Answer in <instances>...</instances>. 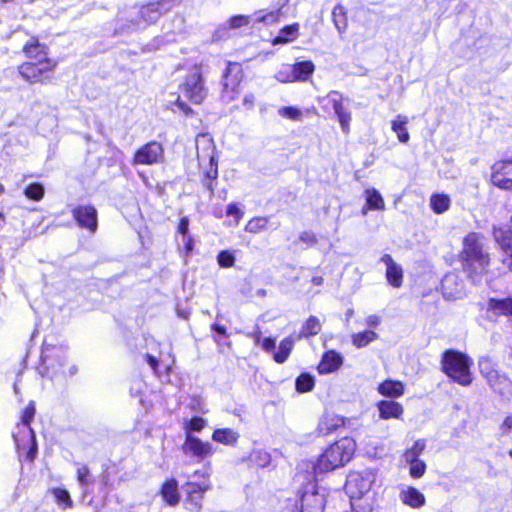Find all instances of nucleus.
Masks as SVG:
<instances>
[{
  "mask_svg": "<svg viewBox=\"0 0 512 512\" xmlns=\"http://www.w3.org/2000/svg\"><path fill=\"white\" fill-rule=\"evenodd\" d=\"M376 473L371 469L354 471L348 475L346 490L354 512H372L374 495L371 491Z\"/></svg>",
  "mask_w": 512,
  "mask_h": 512,
  "instance_id": "f257e3e1",
  "label": "nucleus"
},
{
  "mask_svg": "<svg viewBox=\"0 0 512 512\" xmlns=\"http://www.w3.org/2000/svg\"><path fill=\"white\" fill-rule=\"evenodd\" d=\"M463 268L469 277L478 281V277L486 274L490 264V255L484 247V237L471 232L463 239V248L460 254Z\"/></svg>",
  "mask_w": 512,
  "mask_h": 512,
  "instance_id": "f03ea898",
  "label": "nucleus"
},
{
  "mask_svg": "<svg viewBox=\"0 0 512 512\" xmlns=\"http://www.w3.org/2000/svg\"><path fill=\"white\" fill-rule=\"evenodd\" d=\"M41 361L44 374L51 378L71 377L77 372L76 365L69 362L67 350L63 345H55L46 341L43 344Z\"/></svg>",
  "mask_w": 512,
  "mask_h": 512,
  "instance_id": "7ed1b4c3",
  "label": "nucleus"
},
{
  "mask_svg": "<svg viewBox=\"0 0 512 512\" xmlns=\"http://www.w3.org/2000/svg\"><path fill=\"white\" fill-rule=\"evenodd\" d=\"M356 450V442L351 437H343L330 445L317 460L315 470L329 472L347 464Z\"/></svg>",
  "mask_w": 512,
  "mask_h": 512,
  "instance_id": "20e7f679",
  "label": "nucleus"
},
{
  "mask_svg": "<svg viewBox=\"0 0 512 512\" xmlns=\"http://www.w3.org/2000/svg\"><path fill=\"white\" fill-rule=\"evenodd\" d=\"M185 493L184 504L191 512H199L202 508L204 494L211 489L210 464L201 470H196L183 486Z\"/></svg>",
  "mask_w": 512,
  "mask_h": 512,
  "instance_id": "39448f33",
  "label": "nucleus"
},
{
  "mask_svg": "<svg viewBox=\"0 0 512 512\" xmlns=\"http://www.w3.org/2000/svg\"><path fill=\"white\" fill-rule=\"evenodd\" d=\"M196 150L199 167L203 171L204 176L210 180L207 188L213 193V181L218 177V160L212 137L207 133L197 135Z\"/></svg>",
  "mask_w": 512,
  "mask_h": 512,
  "instance_id": "423d86ee",
  "label": "nucleus"
},
{
  "mask_svg": "<svg viewBox=\"0 0 512 512\" xmlns=\"http://www.w3.org/2000/svg\"><path fill=\"white\" fill-rule=\"evenodd\" d=\"M473 360L466 354L448 350L442 357V369L454 382L461 386H469L472 381L471 366Z\"/></svg>",
  "mask_w": 512,
  "mask_h": 512,
  "instance_id": "0eeeda50",
  "label": "nucleus"
},
{
  "mask_svg": "<svg viewBox=\"0 0 512 512\" xmlns=\"http://www.w3.org/2000/svg\"><path fill=\"white\" fill-rule=\"evenodd\" d=\"M327 490L314 480L303 484L297 492L296 507L299 512H323Z\"/></svg>",
  "mask_w": 512,
  "mask_h": 512,
  "instance_id": "6e6552de",
  "label": "nucleus"
},
{
  "mask_svg": "<svg viewBox=\"0 0 512 512\" xmlns=\"http://www.w3.org/2000/svg\"><path fill=\"white\" fill-rule=\"evenodd\" d=\"M180 91L184 97L194 104H200L207 96L200 66H194L186 75L183 83L180 85Z\"/></svg>",
  "mask_w": 512,
  "mask_h": 512,
  "instance_id": "1a4fd4ad",
  "label": "nucleus"
},
{
  "mask_svg": "<svg viewBox=\"0 0 512 512\" xmlns=\"http://www.w3.org/2000/svg\"><path fill=\"white\" fill-rule=\"evenodd\" d=\"M56 66L55 60H33L19 65L18 72L29 83H42L50 79L49 74L55 70Z\"/></svg>",
  "mask_w": 512,
  "mask_h": 512,
  "instance_id": "9d476101",
  "label": "nucleus"
},
{
  "mask_svg": "<svg viewBox=\"0 0 512 512\" xmlns=\"http://www.w3.org/2000/svg\"><path fill=\"white\" fill-rule=\"evenodd\" d=\"M161 12L157 4H149L139 9H133L130 12L131 25L129 29H143L147 25L154 23L159 19Z\"/></svg>",
  "mask_w": 512,
  "mask_h": 512,
  "instance_id": "9b49d317",
  "label": "nucleus"
},
{
  "mask_svg": "<svg viewBox=\"0 0 512 512\" xmlns=\"http://www.w3.org/2000/svg\"><path fill=\"white\" fill-rule=\"evenodd\" d=\"M491 183L502 189L512 190V160L497 161L491 166Z\"/></svg>",
  "mask_w": 512,
  "mask_h": 512,
  "instance_id": "f8f14e48",
  "label": "nucleus"
},
{
  "mask_svg": "<svg viewBox=\"0 0 512 512\" xmlns=\"http://www.w3.org/2000/svg\"><path fill=\"white\" fill-rule=\"evenodd\" d=\"M13 438L16 447L19 450H28V458L34 459L37 452V444L35 434L30 425L26 423H19L16 430L13 432Z\"/></svg>",
  "mask_w": 512,
  "mask_h": 512,
  "instance_id": "ddd939ff",
  "label": "nucleus"
},
{
  "mask_svg": "<svg viewBox=\"0 0 512 512\" xmlns=\"http://www.w3.org/2000/svg\"><path fill=\"white\" fill-rule=\"evenodd\" d=\"M182 451L185 455L203 460L212 456L215 450L210 442L202 441L200 438L193 435H187L182 444Z\"/></svg>",
  "mask_w": 512,
  "mask_h": 512,
  "instance_id": "4468645a",
  "label": "nucleus"
},
{
  "mask_svg": "<svg viewBox=\"0 0 512 512\" xmlns=\"http://www.w3.org/2000/svg\"><path fill=\"white\" fill-rule=\"evenodd\" d=\"M164 157V151L158 142H149L139 148L135 155L134 164L153 165L161 162Z\"/></svg>",
  "mask_w": 512,
  "mask_h": 512,
  "instance_id": "2eb2a0df",
  "label": "nucleus"
},
{
  "mask_svg": "<svg viewBox=\"0 0 512 512\" xmlns=\"http://www.w3.org/2000/svg\"><path fill=\"white\" fill-rule=\"evenodd\" d=\"M324 101L327 102V105H331L333 108L339 120L342 131L344 133H348L350 128L351 113L344 107L342 95L337 91H331L324 98Z\"/></svg>",
  "mask_w": 512,
  "mask_h": 512,
  "instance_id": "dca6fc26",
  "label": "nucleus"
},
{
  "mask_svg": "<svg viewBox=\"0 0 512 512\" xmlns=\"http://www.w3.org/2000/svg\"><path fill=\"white\" fill-rule=\"evenodd\" d=\"M399 501L412 509H421L426 505L425 495L416 487L402 484L398 487Z\"/></svg>",
  "mask_w": 512,
  "mask_h": 512,
  "instance_id": "f3484780",
  "label": "nucleus"
},
{
  "mask_svg": "<svg viewBox=\"0 0 512 512\" xmlns=\"http://www.w3.org/2000/svg\"><path fill=\"white\" fill-rule=\"evenodd\" d=\"M72 215L82 228L88 229L90 232L97 230V211L91 205H81L73 209Z\"/></svg>",
  "mask_w": 512,
  "mask_h": 512,
  "instance_id": "a211bd4d",
  "label": "nucleus"
},
{
  "mask_svg": "<svg viewBox=\"0 0 512 512\" xmlns=\"http://www.w3.org/2000/svg\"><path fill=\"white\" fill-rule=\"evenodd\" d=\"M493 237L504 253L503 263L512 271V231L494 227Z\"/></svg>",
  "mask_w": 512,
  "mask_h": 512,
  "instance_id": "6ab92c4d",
  "label": "nucleus"
},
{
  "mask_svg": "<svg viewBox=\"0 0 512 512\" xmlns=\"http://www.w3.org/2000/svg\"><path fill=\"white\" fill-rule=\"evenodd\" d=\"M234 68H238L235 66H229L224 74L223 81V90L221 98L224 102H231L235 100L239 94V84L241 77L238 75L240 71L238 70L237 74L231 77V72Z\"/></svg>",
  "mask_w": 512,
  "mask_h": 512,
  "instance_id": "aec40b11",
  "label": "nucleus"
},
{
  "mask_svg": "<svg viewBox=\"0 0 512 512\" xmlns=\"http://www.w3.org/2000/svg\"><path fill=\"white\" fill-rule=\"evenodd\" d=\"M380 262L386 266V279L387 282L395 287L399 288L403 283V269L394 261L391 255L384 254L380 258Z\"/></svg>",
  "mask_w": 512,
  "mask_h": 512,
  "instance_id": "412c9836",
  "label": "nucleus"
},
{
  "mask_svg": "<svg viewBox=\"0 0 512 512\" xmlns=\"http://www.w3.org/2000/svg\"><path fill=\"white\" fill-rule=\"evenodd\" d=\"M442 293L448 300H456L464 295V285L455 274H448L442 280Z\"/></svg>",
  "mask_w": 512,
  "mask_h": 512,
  "instance_id": "4be33fe9",
  "label": "nucleus"
},
{
  "mask_svg": "<svg viewBox=\"0 0 512 512\" xmlns=\"http://www.w3.org/2000/svg\"><path fill=\"white\" fill-rule=\"evenodd\" d=\"M23 53L27 58L36 60H52L48 57V48L45 44L39 42L35 37H31L23 46Z\"/></svg>",
  "mask_w": 512,
  "mask_h": 512,
  "instance_id": "5701e85b",
  "label": "nucleus"
},
{
  "mask_svg": "<svg viewBox=\"0 0 512 512\" xmlns=\"http://www.w3.org/2000/svg\"><path fill=\"white\" fill-rule=\"evenodd\" d=\"M345 424V419L334 413H325L318 422L317 431L321 435H328Z\"/></svg>",
  "mask_w": 512,
  "mask_h": 512,
  "instance_id": "b1692460",
  "label": "nucleus"
},
{
  "mask_svg": "<svg viewBox=\"0 0 512 512\" xmlns=\"http://www.w3.org/2000/svg\"><path fill=\"white\" fill-rule=\"evenodd\" d=\"M343 364V357L334 350L326 352L318 365L320 374H329L335 372Z\"/></svg>",
  "mask_w": 512,
  "mask_h": 512,
  "instance_id": "393cba45",
  "label": "nucleus"
},
{
  "mask_svg": "<svg viewBox=\"0 0 512 512\" xmlns=\"http://www.w3.org/2000/svg\"><path fill=\"white\" fill-rule=\"evenodd\" d=\"M378 392L388 398H398L404 394L405 385L399 380L388 379L378 385Z\"/></svg>",
  "mask_w": 512,
  "mask_h": 512,
  "instance_id": "a878e982",
  "label": "nucleus"
},
{
  "mask_svg": "<svg viewBox=\"0 0 512 512\" xmlns=\"http://www.w3.org/2000/svg\"><path fill=\"white\" fill-rule=\"evenodd\" d=\"M366 205L362 209V214L366 215L368 210L385 209V203L380 192L375 188H368L365 190Z\"/></svg>",
  "mask_w": 512,
  "mask_h": 512,
  "instance_id": "bb28decb",
  "label": "nucleus"
},
{
  "mask_svg": "<svg viewBox=\"0 0 512 512\" xmlns=\"http://www.w3.org/2000/svg\"><path fill=\"white\" fill-rule=\"evenodd\" d=\"M380 418L382 419H399L403 414V407L401 404L394 401L383 400L377 405Z\"/></svg>",
  "mask_w": 512,
  "mask_h": 512,
  "instance_id": "cd10ccee",
  "label": "nucleus"
},
{
  "mask_svg": "<svg viewBox=\"0 0 512 512\" xmlns=\"http://www.w3.org/2000/svg\"><path fill=\"white\" fill-rule=\"evenodd\" d=\"M490 387L500 395L512 393V381L503 373L496 372L494 377L487 380Z\"/></svg>",
  "mask_w": 512,
  "mask_h": 512,
  "instance_id": "c85d7f7f",
  "label": "nucleus"
},
{
  "mask_svg": "<svg viewBox=\"0 0 512 512\" xmlns=\"http://www.w3.org/2000/svg\"><path fill=\"white\" fill-rule=\"evenodd\" d=\"M239 439V433L231 428H218L212 434V440L223 445L233 446Z\"/></svg>",
  "mask_w": 512,
  "mask_h": 512,
  "instance_id": "c756f323",
  "label": "nucleus"
},
{
  "mask_svg": "<svg viewBox=\"0 0 512 512\" xmlns=\"http://www.w3.org/2000/svg\"><path fill=\"white\" fill-rule=\"evenodd\" d=\"M161 495L163 500L171 505L174 506L178 504L179 502V492H178V483L175 479H169L167 480L161 489Z\"/></svg>",
  "mask_w": 512,
  "mask_h": 512,
  "instance_id": "7c9ffc66",
  "label": "nucleus"
},
{
  "mask_svg": "<svg viewBox=\"0 0 512 512\" xmlns=\"http://www.w3.org/2000/svg\"><path fill=\"white\" fill-rule=\"evenodd\" d=\"M298 36H299V24L294 23L291 25H287L279 31V35L273 39L272 44L273 45L287 44V43H290V42L294 41L295 39H297Z\"/></svg>",
  "mask_w": 512,
  "mask_h": 512,
  "instance_id": "2f4dec72",
  "label": "nucleus"
},
{
  "mask_svg": "<svg viewBox=\"0 0 512 512\" xmlns=\"http://www.w3.org/2000/svg\"><path fill=\"white\" fill-rule=\"evenodd\" d=\"M282 15V7L270 11L260 10L253 14V20L265 25H272L280 21Z\"/></svg>",
  "mask_w": 512,
  "mask_h": 512,
  "instance_id": "473e14b6",
  "label": "nucleus"
},
{
  "mask_svg": "<svg viewBox=\"0 0 512 512\" xmlns=\"http://www.w3.org/2000/svg\"><path fill=\"white\" fill-rule=\"evenodd\" d=\"M408 122V117L397 115L391 123V128L401 143H407L409 141L410 136L406 127Z\"/></svg>",
  "mask_w": 512,
  "mask_h": 512,
  "instance_id": "72a5a7b5",
  "label": "nucleus"
},
{
  "mask_svg": "<svg viewBox=\"0 0 512 512\" xmlns=\"http://www.w3.org/2000/svg\"><path fill=\"white\" fill-rule=\"evenodd\" d=\"M451 199L447 194L434 193L430 197V207L436 214H442L449 210Z\"/></svg>",
  "mask_w": 512,
  "mask_h": 512,
  "instance_id": "f704fd0d",
  "label": "nucleus"
},
{
  "mask_svg": "<svg viewBox=\"0 0 512 512\" xmlns=\"http://www.w3.org/2000/svg\"><path fill=\"white\" fill-rule=\"evenodd\" d=\"M292 66L295 81H306L315 70V66L311 61H301Z\"/></svg>",
  "mask_w": 512,
  "mask_h": 512,
  "instance_id": "c9c22d12",
  "label": "nucleus"
},
{
  "mask_svg": "<svg viewBox=\"0 0 512 512\" xmlns=\"http://www.w3.org/2000/svg\"><path fill=\"white\" fill-rule=\"evenodd\" d=\"M378 338V334L373 330H365L362 332L354 333L351 336V340L354 346L357 348H363L368 346L370 343Z\"/></svg>",
  "mask_w": 512,
  "mask_h": 512,
  "instance_id": "e433bc0d",
  "label": "nucleus"
},
{
  "mask_svg": "<svg viewBox=\"0 0 512 512\" xmlns=\"http://www.w3.org/2000/svg\"><path fill=\"white\" fill-rule=\"evenodd\" d=\"M294 346L292 338L287 337L280 342L277 351L274 352L273 358L277 363H284L289 357Z\"/></svg>",
  "mask_w": 512,
  "mask_h": 512,
  "instance_id": "4c0bfd02",
  "label": "nucleus"
},
{
  "mask_svg": "<svg viewBox=\"0 0 512 512\" xmlns=\"http://www.w3.org/2000/svg\"><path fill=\"white\" fill-rule=\"evenodd\" d=\"M206 424V419L198 416H195L190 420H184L183 430L185 432V437H187V435H192L193 432H201L205 428Z\"/></svg>",
  "mask_w": 512,
  "mask_h": 512,
  "instance_id": "58836bf2",
  "label": "nucleus"
},
{
  "mask_svg": "<svg viewBox=\"0 0 512 512\" xmlns=\"http://www.w3.org/2000/svg\"><path fill=\"white\" fill-rule=\"evenodd\" d=\"M425 441L422 439H419L415 441V443L412 445V447L408 448L404 454V460L405 462L420 460L418 457L422 454V452L425 449Z\"/></svg>",
  "mask_w": 512,
  "mask_h": 512,
  "instance_id": "ea45409f",
  "label": "nucleus"
},
{
  "mask_svg": "<svg viewBox=\"0 0 512 512\" xmlns=\"http://www.w3.org/2000/svg\"><path fill=\"white\" fill-rule=\"evenodd\" d=\"M57 504L64 509L71 508L73 506V501L70 497L69 492L63 488H53L51 490Z\"/></svg>",
  "mask_w": 512,
  "mask_h": 512,
  "instance_id": "a19ab883",
  "label": "nucleus"
},
{
  "mask_svg": "<svg viewBox=\"0 0 512 512\" xmlns=\"http://www.w3.org/2000/svg\"><path fill=\"white\" fill-rule=\"evenodd\" d=\"M270 461V454L263 449H255L250 454V462L257 467H266Z\"/></svg>",
  "mask_w": 512,
  "mask_h": 512,
  "instance_id": "79ce46f5",
  "label": "nucleus"
},
{
  "mask_svg": "<svg viewBox=\"0 0 512 512\" xmlns=\"http://www.w3.org/2000/svg\"><path fill=\"white\" fill-rule=\"evenodd\" d=\"M268 225V218L266 217H254L250 219L246 226L245 230L252 234H257L262 232L267 228Z\"/></svg>",
  "mask_w": 512,
  "mask_h": 512,
  "instance_id": "37998d69",
  "label": "nucleus"
},
{
  "mask_svg": "<svg viewBox=\"0 0 512 512\" xmlns=\"http://www.w3.org/2000/svg\"><path fill=\"white\" fill-rule=\"evenodd\" d=\"M478 365L481 375L486 380H488L491 377H494V375H496V372L498 371L489 357L480 358Z\"/></svg>",
  "mask_w": 512,
  "mask_h": 512,
  "instance_id": "c03bdc74",
  "label": "nucleus"
},
{
  "mask_svg": "<svg viewBox=\"0 0 512 512\" xmlns=\"http://www.w3.org/2000/svg\"><path fill=\"white\" fill-rule=\"evenodd\" d=\"M334 24L339 32H343L346 28V12L342 5H336L332 11Z\"/></svg>",
  "mask_w": 512,
  "mask_h": 512,
  "instance_id": "a18cd8bd",
  "label": "nucleus"
},
{
  "mask_svg": "<svg viewBox=\"0 0 512 512\" xmlns=\"http://www.w3.org/2000/svg\"><path fill=\"white\" fill-rule=\"evenodd\" d=\"M321 330V324L320 321L316 317H310L304 324L301 336L303 337H309L314 336L319 333Z\"/></svg>",
  "mask_w": 512,
  "mask_h": 512,
  "instance_id": "49530a36",
  "label": "nucleus"
},
{
  "mask_svg": "<svg viewBox=\"0 0 512 512\" xmlns=\"http://www.w3.org/2000/svg\"><path fill=\"white\" fill-rule=\"evenodd\" d=\"M275 78L281 83L295 82L293 66L290 64H283L277 71Z\"/></svg>",
  "mask_w": 512,
  "mask_h": 512,
  "instance_id": "de8ad7c7",
  "label": "nucleus"
},
{
  "mask_svg": "<svg viewBox=\"0 0 512 512\" xmlns=\"http://www.w3.org/2000/svg\"><path fill=\"white\" fill-rule=\"evenodd\" d=\"M314 387V378L310 374H301L296 379V389L298 392L304 393L312 390Z\"/></svg>",
  "mask_w": 512,
  "mask_h": 512,
  "instance_id": "09e8293b",
  "label": "nucleus"
},
{
  "mask_svg": "<svg viewBox=\"0 0 512 512\" xmlns=\"http://www.w3.org/2000/svg\"><path fill=\"white\" fill-rule=\"evenodd\" d=\"M217 262L222 268H230L235 264V254L230 250H222L217 255Z\"/></svg>",
  "mask_w": 512,
  "mask_h": 512,
  "instance_id": "8fccbe9b",
  "label": "nucleus"
},
{
  "mask_svg": "<svg viewBox=\"0 0 512 512\" xmlns=\"http://www.w3.org/2000/svg\"><path fill=\"white\" fill-rule=\"evenodd\" d=\"M24 194L27 198L39 201L44 196V187L39 183H33L26 187Z\"/></svg>",
  "mask_w": 512,
  "mask_h": 512,
  "instance_id": "3c124183",
  "label": "nucleus"
},
{
  "mask_svg": "<svg viewBox=\"0 0 512 512\" xmlns=\"http://www.w3.org/2000/svg\"><path fill=\"white\" fill-rule=\"evenodd\" d=\"M278 113L280 116L294 121L301 120L303 116V113L300 109L292 106L281 107L278 110Z\"/></svg>",
  "mask_w": 512,
  "mask_h": 512,
  "instance_id": "603ef678",
  "label": "nucleus"
},
{
  "mask_svg": "<svg viewBox=\"0 0 512 512\" xmlns=\"http://www.w3.org/2000/svg\"><path fill=\"white\" fill-rule=\"evenodd\" d=\"M410 465V475L412 478L418 479L421 478L426 471V464L422 460H415L407 462Z\"/></svg>",
  "mask_w": 512,
  "mask_h": 512,
  "instance_id": "864d4df0",
  "label": "nucleus"
},
{
  "mask_svg": "<svg viewBox=\"0 0 512 512\" xmlns=\"http://www.w3.org/2000/svg\"><path fill=\"white\" fill-rule=\"evenodd\" d=\"M250 23V17L245 15H236L229 19L228 27L231 29L247 26Z\"/></svg>",
  "mask_w": 512,
  "mask_h": 512,
  "instance_id": "5fc2aeb1",
  "label": "nucleus"
},
{
  "mask_svg": "<svg viewBox=\"0 0 512 512\" xmlns=\"http://www.w3.org/2000/svg\"><path fill=\"white\" fill-rule=\"evenodd\" d=\"M227 216H231L234 219L233 225H237L240 219L243 217L242 210L235 203H230L226 209Z\"/></svg>",
  "mask_w": 512,
  "mask_h": 512,
  "instance_id": "6e6d98bb",
  "label": "nucleus"
},
{
  "mask_svg": "<svg viewBox=\"0 0 512 512\" xmlns=\"http://www.w3.org/2000/svg\"><path fill=\"white\" fill-rule=\"evenodd\" d=\"M90 470L86 465H81L77 469V480L82 487L87 486L89 482Z\"/></svg>",
  "mask_w": 512,
  "mask_h": 512,
  "instance_id": "4d7b16f0",
  "label": "nucleus"
},
{
  "mask_svg": "<svg viewBox=\"0 0 512 512\" xmlns=\"http://www.w3.org/2000/svg\"><path fill=\"white\" fill-rule=\"evenodd\" d=\"M34 414H35V407H34V404L31 402L24 409V411L21 415L20 423H26V424L30 425V422L34 417Z\"/></svg>",
  "mask_w": 512,
  "mask_h": 512,
  "instance_id": "13d9d810",
  "label": "nucleus"
},
{
  "mask_svg": "<svg viewBox=\"0 0 512 512\" xmlns=\"http://www.w3.org/2000/svg\"><path fill=\"white\" fill-rule=\"evenodd\" d=\"M381 323L380 316L376 314L369 315L365 318L364 324L369 328H375Z\"/></svg>",
  "mask_w": 512,
  "mask_h": 512,
  "instance_id": "bf43d9fd",
  "label": "nucleus"
},
{
  "mask_svg": "<svg viewBox=\"0 0 512 512\" xmlns=\"http://www.w3.org/2000/svg\"><path fill=\"white\" fill-rule=\"evenodd\" d=\"M255 100H256V97L253 93L245 94V96L243 97V102H242L244 108L247 110L253 109V107L255 105Z\"/></svg>",
  "mask_w": 512,
  "mask_h": 512,
  "instance_id": "052dcab7",
  "label": "nucleus"
},
{
  "mask_svg": "<svg viewBox=\"0 0 512 512\" xmlns=\"http://www.w3.org/2000/svg\"><path fill=\"white\" fill-rule=\"evenodd\" d=\"M188 227L189 219L187 217L181 218L178 225V233H180L183 236V238H186V236H188Z\"/></svg>",
  "mask_w": 512,
  "mask_h": 512,
  "instance_id": "680f3d73",
  "label": "nucleus"
},
{
  "mask_svg": "<svg viewBox=\"0 0 512 512\" xmlns=\"http://www.w3.org/2000/svg\"><path fill=\"white\" fill-rule=\"evenodd\" d=\"M300 240L308 245H313L317 241L315 234L307 231L300 235Z\"/></svg>",
  "mask_w": 512,
  "mask_h": 512,
  "instance_id": "e2e57ef3",
  "label": "nucleus"
},
{
  "mask_svg": "<svg viewBox=\"0 0 512 512\" xmlns=\"http://www.w3.org/2000/svg\"><path fill=\"white\" fill-rule=\"evenodd\" d=\"M175 106H177V108L185 115H189L192 113V109L188 106V104H186L184 101H182L180 99V97L178 96L176 98V101H175Z\"/></svg>",
  "mask_w": 512,
  "mask_h": 512,
  "instance_id": "0e129e2a",
  "label": "nucleus"
},
{
  "mask_svg": "<svg viewBox=\"0 0 512 512\" xmlns=\"http://www.w3.org/2000/svg\"><path fill=\"white\" fill-rule=\"evenodd\" d=\"M502 433H508L512 430V415H507L500 425Z\"/></svg>",
  "mask_w": 512,
  "mask_h": 512,
  "instance_id": "69168bd1",
  "label": "nucleus"
},
{
  "mask_svg": "<svg viewBox=\"0 0 512 512\" xmlns=\"http://www.w3.org/2000/svg\"><path fill=\"white\" fill-rule=\"evenodd\" d=\"M260 345L265 351L271 352L275 348V340L270 337L264 338Z\"/></svg>",
  "mask_w": 512,
  "mask_h": 512,
  "instance_id": "338daca9",
  "label": "nucleus"
},
{
  "mask_svg": "<svg viewBox=\"0 0 512 512\" xmlns=\"http://www.w3.org/2000/svg\"><path fill=\"white\" fill-rule=\"evenodd\" d=\"M146 358H147V362H148V364L150 365V367H151L154 371H156L157 366H158V361H157V359H156L155 357H153L152 355H149V354H147V355H146Z\"/></svg>",
  "mask_w": 512,
  "mask_h": 512,
  "instance_id": "774afa93",
  "label": "nucleus"
}]
</instances>
